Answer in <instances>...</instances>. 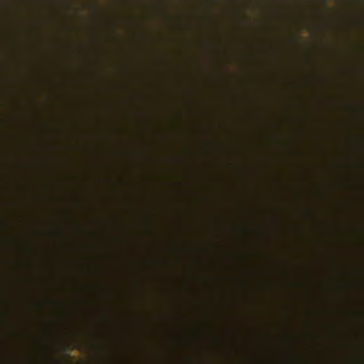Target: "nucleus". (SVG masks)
<instances>
[{"label": "nucleus", "instance_id": "20e7f679", "mask_svg": "<svg viewBox=\"0 0 364 364\" xmlns=\"http://www.w3.org/2000/svg\"><path fill=\"white\" fill-rule=\"evenodd\" d=\"M317 191H317V189L316 188V192H315L316 196H317V194H318V192H317Z\"/></svg>", "mask_w": 364, "mask_h": 364}, {"label": "nucleus", "instance_id": "423d86ee", "mask_svg": "<svg viewBox=\"0 0 364 364\" xmlns=\"http://www.w3.org/2000/svg\"><path fill=\"white\" fill-rule=\"evenodd\" d=\"M315 323H316V326L318 325V324H317V321H316H316H315Z\"/></svg>", "mask_w": 364, "mask_h": 364}, {"label": "nucleus", "instance_id": "0eeeda50", "mask_svg": "<svg viewBox=\"0 0 364 364\" xmlns=\"http://www.w3.org/2000/svg\"><path fill=\"white\" fill-rule=\"evenodd\" d=\"M315 297H316V298L317 297V295H316V294L315 295Z\"/></svg>", "mask_w": 364, "mask_h": 364}, {"label": "nucleus", "instance_id": "39448f33", "mask_svg": "<svg viewBox=\"0 0 364 364\" xmlns=\"http://www.w3.org/2000/svg\"><path fill=\"white\" fill-rule=\"evenodd\" d=\"M315 228H316V232L317 231V224L316 223Z\"/></svg>", "mask_w": 364, "mask_h": 364}, {"label": "nucleus", "instance_id": "f03ea898", "mask_svg": "<svg viewBox=\"0 0 364 364\" xmlns=\"http://www.w3.org/2000/svg\"><path fill=\"white\" fill-rule=\"evenodd\" d=\"M318 280H317V276L316 275V281H315V286H316V289L318 288Z\"/></svg>", "mask_w": 364, "mask_h": 364}, {"label": "nucleus", "instance_id": "7ed1b4c3", "mask_svg": "<svg viewBox=\"0 0 364 364\" xmlns=\"http://www.w3.org/2000/svg\"><path fill=\"white\" fill-rule=\"evenodd\" d=\"M318 309H317V306H316V309H315V314H316V317L318 315Z\"/></svg>", "mask_w": 364, "mask_h": 364}, {"label": "nucleus", "instance_id": "f257e3e1", "mask_svg": "<svg viewBox=\"0 0 364 364\" xmlns=\"http://www.w3.org/2000/svg\"><path fill=\"white\" fill-rule=\"evenodd\" d=\"M315 339H316V362H317V359H318V357H317V356H318V355H317V353H317V348H318V347H317V345H318V344L316 343V342H317V339H318V334H317V333H316V335H315Z\"/></svg>", "mask_w": 364, "mask_h": 364}]
</instances>
